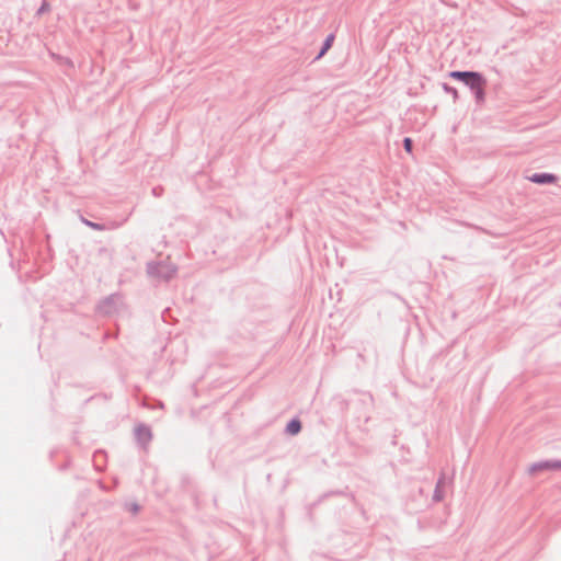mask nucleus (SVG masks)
<instances>
[{
	"label": "nucleus",
	"instance_id": "obj_16",
	"mask_svg": "<svg viewBox=\"0 0 561 561\" xmlns=\"http://www.w3.org/2000/svg\"><path fill=\"white\" fill-rule=\"evenodd\" d=\"M47 8H48V4L46 2H44L42 4V7L38 9L37 13L38 14L43 13Z\"/></svg>",
	"mask_w": 561,
	"mask_h": 561
},
{
	"label": "nucleus",
	"instance_id": "obj_9",
	"mask_svg": "<svg viewBox=\"0 0 561 561\" xmlns=\"http://www.w3.org/2000/svg\"><path fill=\"white\" fill-rule=\"evenodd\" d=\"M302 428L301 421L298 417H293L285 427V433L295 436L300 433Z\"/></svg>",
	"mask_w": 561,
	"mask_h": 561
},
{
	"label": "nucleus",
	"instance_id": "obj_12",
	"mask_svg": "<svg viewBox=\"0 0 561 561\" xmlns=\"http://www.w3.org/2000/svg\"><path fill=\"white\" fill-rule=\"evenodd\" d=\"M442 88L447 94H450L453 96L454 102H456L459 99V93L456 88L449 85L448 83H443Z\"/></svg>",
	"mask_w": 561,
	"mask_h": 561
},
{
	"label": "nucleus",
	"instance_id": "obj_3",
	"mask_svg": "<svg viewBox=\"0 0 561 561\" xmlns=\"http://www.w3.org/2000/svg\"><path fill=\"white\" fill-rule=\"evenodd\" d=\"M135 439L141 448H147L152 439L151 428L144 423L138 424L135 427Z\"/></svg>",
	"mask_w": 561,
	"mask_h": 561
},
{
	"label": "nucleus",
	"instance_id": "obj_8",
	"mask_svg": "<svg viewBox=\"0 0 561 561\" xmlns=\"http://www.w3.org/2000/svg\"><path fill=\"white\" fill-rule=\"evenodd\" d=\"M445 485H446V478H445V474H442L436 482V486H435V490L433 493V501H435V502L443 501V499L445 496L443 489Z\"/></svg>",
	"mask_w": 561,
	"mask_h": 561
},
{
	"label": "nucleus",
	"instance_id": "obj_11",
	"mask_svg": "<svg viewBox=\"0 0 561 561\" xmlns=\"http://www.w3.org/2000/svg\"><path fill=\"white\" fill-rule=\"evenodd\" d=\"M358 402L366 409H369L374 404V398L370 393H360Z\"/></svg>",
	"mask_w": 561,
	"mask_h": 561
},
{
	"label": "nucleus",
	"instance_id": "obj_14",
	"mask_svg": "<svg viewBox=\"0 0 561 561\" xmlns=\"http://www.w3.org/2000/svg\"><path fill=\"white\" fill-rule=\"evenodd\" d=\"M152 195L156 196V197H160L163 193V187L162 186H154L152 188Z\"/></svg>",
	"mask_w": 561,
	"mask_h": 561
},
{
	"label": "nucleus",
	"instance_id": "obj_6",
	"mask_svg": "<svg viewBox=\"0 0 561 561\" xmlns=\"http://www.w3.org/2000/svg\"><path fill=\"white\" fill-rule=\"evenodd\" d=\"M83 224L90 228H92L93 230H96V231H104V230H108V229H116L118 227H121L123 225V222H111L108 226L104 225V224H99V222H94V221H91V220H88V219H82Z\"/></svg>",
	"mask_w": 561,
	"mask_h": 561
},
{
	"label": "nucleus",
	"instance_id": "obj_10",
	"mask_svg": "<svg viewBox=\"0 0 561 561\" xmlns=\"http://www.w3.org/2000/svg\"><path fill=\"white\" fill-rule=\"evenodd\" d=\"M334 38L335 36L332 33L325 37L314 60L322 58L327 54V51L332 47Z\"/></svg>",
	"mask_w": 561,
	"mask_h": 561
},
{
	"label": "nucleus",
	"instance_id": "obj_15",
	"mask_svg": "<svg viewBox=\"0 0 561 561\" xmlns=\"http://www.w3.org/2000/svg\"><path fill=\"white\" fill-rule=\"evenodd\" d=\"M140 510L139 505L137 503L131 504L130 511L133 513H137Z\"/></svg>",
	"mask_w": 561,
	"mask_h": 561
},
{
	"label": "nucleus",
	"instance_id": "obj_4",
	"mask_svg": "<svg viewBox=\"0 0 561 561\" xmlns=\"http://www.w3.org/2000/svg\"><path fill=\"white\" fill-rule=\"evenodd\" d=\"M543 470H561V460H542L535 462L529 467L530 473Z\"/></svg>",
	"mask_w": 561,
	"mask_h": 561
},
{
	"label": "nucleus",
	"instance_id": "obj_13",
	"mask_svg": "<svg viewBox=\"0 0 561 561\" xmlns=\"http://www.w3.org/2000/svg\"><path fill=\"white\" fill-rule=\"evenodd\" d=\"M403 148L408 153H411L413 150V140L410 137L403 138Z\"/></svg>",
	"mask_w": 561,
	"mask_h": 561
},
{
	"label": "nucleus",
	"instance_id": "obj_2",
	"mask_svg": "<svg viewBox=\"0 0 561 561\" xmlns=\"http://www.w3.org/2000/svg\"><path fill=\"white\" fill-rule=\"evenodd\" d=\"M148 276L161 282H170L178 272L176 265L170 262H149L146 266Z\"/></svg>",
	"mask_w": 561,
	"mask_h": 561
},
{
	"label": "nucleus",
	"instance_id": "obj_1",
	"mask_svg": "<svg viewBox=\"0 0 561 561\" xmlns=\"http://www.w3.org/2000/svg\"><path fill=\"white\" fill-rule=\"evenodd\" d=\"M448 77L463 83L473 94L477 105L484 104L488 80L481 72L473 70H453L448 73Z\"/></svg>",
	"mask_w": 561,
	"mask_h": 561
},
{
	"label": "nucleus",
	"instance_id": "obj_17",
	"mask_svg": "<svg viewBox=\"0 0 561 561\" xmlns=\"http://www.w3.org/2000/svg\"><path fill=\"white\" fill-rule=\"evenodd\" d=\"M368 421H369V416H368V415H366V416H365V422H368Z\"/></svg>",
	"mask_w": 561,
	"mask_h": 561
},
{
	"label": "nucleus",
	"instance_id": "obj_7",
	"mask_svg": "<svg viewBox=\"0 0 561 561\" xmlns=\"http://www.w3.org/2000/svg\"><path fill=\"white\" fill-rule=\"evenodd\" d=\"M98 309H99L100 312L105 313V314L112 313L115 310V298H114V296L111 295V296L106 297L104 300H102L99 304Z\"/></svg>",
	"mask_w": 561,
	"mask_h": 561
},
{
	"label": "nucleus",
	"instance_id": "obj_5",
	"mask_svg": "<svg viewBox=\"0 0 561 561\" xmlns=\"http://www.w3.org/2000/svg\"><path fill=\"white\" fill-rule=\"evenodd\" d=\"M528 180L535 184L539 185H548V184H554L558 181V176L553 173H534L530 176H528Z\"/></svg>",
	"mask_w": 561,
	"mask_h": 561
}]
</instances>
